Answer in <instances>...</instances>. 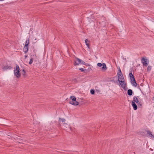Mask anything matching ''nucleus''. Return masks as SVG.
<instances>
[{
    "label": "nucleus",
    "instance_id": "nucleus-1",
    "mask_svg": "<svg viewBox=\"0 0 154 154\" xmlns=\"http://www.w3.org/2000/svg\"><path fill=\"white\" fill-rule=\"evenodd\" d=\"M117 75L118 77V81L120 82V85L124 90H126L127 84L125 82V79L120 68L119 69Z\"/></svg>",
    "mask_w": 154,
    "mask_h": 154
},
{
    "label": "nucleus",
    "instance_id": "nucleus-2",
    "mask_svg": "<svg viewBox=\"0 0 154 154\" xmlns=\"http://www.w3.org/2000/svg\"><path fill=\"white\" fill-rule=\"evenodd\" d=\"M14 74L17 78H19L21 76V74L20 72V68L18 65H16V69L14 68Z\"/></svg>",
    "mask_w": 154,
    "mask_h": 154
},
{
    "label": "nucleus",
    "instance_id": "nucleus-3",
    "mask_svg": "<svg viewBox=\"0 0 154 154\" xmlns=\"http://www.w3.org/2000/svg\"><path fill=\"white\" fill-rule=\"evenodd\" d=\"M71 99H72V100L70 101L69 103L73 105H78L79 104V102L76 101V98L74 96H71L70 97Z\"/></svg>",
    "mask_w": 154,
    "mask_h": 154
},
{
    "label": "nucleus",
    "instance_id": "nucleus-4",
    "mask_svg": "<svg viewBox=\"0 0 154 154\" xmlns=\"http://www.w3.org/2000/svg\"><path fill=\"white\" fill-rule=\"evenodd\" d=\"M141 60L143 66H147L148 65V62H147V59H145L144 57H143Z\"/></svg>",
    "mask_w": 154,
    "mask_h": 154
},
{
    "label": "nucleus",
    "instance_id": "nucleus-5",
    "mask_svg": "<svg viewBox=\"0 0 154 154\" xmlns=\"http://www.w3.org/2000/svg\"><path fill=\"white\" fill-rule=\"evenodd\" d=\"M82 60L78 58H75V60L74 61V64L75 65H78L81 63Z\"/></svg>",
    "mask_w": 154,
    "mask_h": 154
},
{
    "label": "nucleus",
    "instance_id": "nucleus-6",
    "mask_svg": "<svg viewBox=\"0 0 154 154\" xmlns=\"http://www.w3.org/2000/svg\"><path fill=\"white\" fill-rule=\"evenodd\" d=\"M139 97L138 96H134L133 98V100L132 102L136 103H137L139 101L138 100Z\"/></svg>",
    "mask_w": 154,
    "mask_h": 154
},
{
    "label": "nucleus",
    "instance_id": "nucleus-7",
    "mask_svg": "<svg viewBox=\"0 0 154 154\" xmlns=\"http://www.w3.org/2000/svg\"><path fill=\"white\" fill-rule=\"evenodd\" d=\"M145 131L146 132L148 136L154 138V136H153L152 134V132L149 130H145Z\"/></svg>",
    "mask_w": 154,
    "mask_h": 154
},
{
    "label": "nucleus",
    "instance_id": "nucleus-8",
    "mask_svg": "<svg viewBox=\"0 0 154 154\" xmlns=\"http://www.w3.org/2000/svg\"><path fill=\"white\" fill-rule=\"evenodd\" d=\"M12 68V67L10 66L6 65L3 67V70H6L8 69H11Z\"/></svg>",
    "mask_w": 154,
    "mask_h": 154
},
{
    "label": "nucleus",
    "instance_id": "nucleus-9",
    "mask_svg": "<svg viewBox=\"0 0 154 154\" xmlns=\"http://www.w3.org/2000/svg\"><path fill=\"white\" fill-rule=\"evenodd\" d=\"M131 83L133 86L136 87L137 86V83L136 82L135 78L131 79Z\"/></svg>",
    "mask_w": 154,
    "mask_h": 154
},
{
    "label": "nucleus",
    "instance_id": "nucleus-10",
    "mask_svg": "<svg viewBox=\"0 0 154 154\" xmlns=\"http://www.w3.org/2000/svg\"><path fill=\"white\" fill-rule=\"evenodd\" d=\"M131 105H132V106L133 107L134 109V110H136L137 109V105L135 103H134V102H132Z\"/></svg>",
    "mask_w": 154,
    "mask_h": 154
},
{
    "label": "nucleus",
    "instance_id": "nucleus-11",
    "mask_svg": "<svg viewBox=\"0 0 154 154\" xmlns=\"http://www.w3.org/2000/svg\"><path fill=\"white\" fill-rule=\"evenodd\" d=\"M85 43L86 45H87L88 48H90L89 45L90 43V41L88 39H86L85 40Z\"/></svg>",
    "mask_w": 154,
    "mask_h": 154
},
{
    "label": "nucleus",
    "instance_id": "nucleus-12",
    "mask_svg": "<svg viewBox=\"0 0 154 154\" xmlns=\"http://www.w3.org/2000/svg\"><path fill=\"white\" fill-rule=\"evenodd\" d=\"M127 93L128 95L131 96L133 94V91L131 89H129Z\"/></svg>",
    "mask_w": 154,
    "mask_h": 154
},
{
    "label": "nucleus",
    "instance_id": "nucleus-13",
    "mask_svg": "<svg viewBox=\"0 0 154 154\" xmlns=\"http://www.w3.org/2000/svg\"><path fill=\"white\" fill-rule=\"evenodd\" d=\"M28 49V46H24L23 49V51L25 53H26L27 52Z\"/></svg>",
    "mask_w": 154,
    "mask_h": 154
},
{
    "label": "nucleus",
    "instance_id": "nucleus-14",
    "mask_svg": "<svg viewBox=\"0 0 154 154\" xmlns=\"http://www.w3.org/2000/svg\"><path fill=\"white\" fill-rule=\"evenodd\" d=\"M102 64L103 66L102 68V69L106 70L107 68L106 64L104 63H103Z\"/></svg>",
    "mask_w": 154,
    "mask_h": 154
},
{
    "label": "nucleus",
    "instance_id": "nucleus-15",
    "mask_svg": "<svg viewBox=\"0 0 154 154\" xmlns=\"http://www.w3.org/2000/svg\"><path fill=\"white\" fill-rule=\"evenodd\" d=\"M129 76L130 78L131 79L134 78L133 75L131 72L129 73Z\"/></svg>",
    "mask_w": 154,
    "mask_h": 154
},
{
    "label": "nucleus",
    "instance_id": "nucleus-16",
    "mask_svg": "<svg viewBox=\"0 0 154 154\" xmlns=\"http://www.w3.org/2000/svg\"><path fill=\"white\" fill-rule=\"evenodd\" d=\"M29 44V40H26L25 42V46H28V45Z\"/></svg>",
    "mask_w": 154,
    "mask_h": 154
},
{
    "label": "nucleus",
    "instance_id": "nucleus-17",
    "mask_svg": "<svg viewBox=\"0 0 154 154\" xmlns=\"http://www.w3.org/2000/svg\"><path fill=\"white\" fill-rule=\"evenodd\" d=\"M137 105L139 107H141L142 106V102H139L137 103Z\"/></svg>",
    "mask_w": 154,
    "mask_h": 154
},
{
    "label": "nucleus",
    "instance_id": "nucleus-18",
    "mask_svg": "<svg viewBox=\"0 0 154 154\" xmlns=\"http://www.w3.org/2000/svg\"><path fill=\"white\" fill-rule=\"evenodd\" d=\"M151 66H148L147 68V70L148 71H150L151 69Z\"/></svg>",
    "mask_w": 154,
    "mask_h": 154
},
{
    "label": "nucleus",
    "instance_id": "nucleus-19",
    "mask_svg": "<svg viewBox=\"0 0 154 154\" xmlns=\"http://www.w3.org/2000/svg\"><path fill=\"white\" fill-rule=\"evenodd\" d=\"M59 119L60 120H61L62 121V122H63V123H65V119H61L60 118H59Z\"/></svg>",
    "mask_w": 154,
    "mask_h": 154
},
{
    "label": "nucleus",
    "instance_id": "nucleus-20",
    "mask_svg": "<svg viewBox=\"0 0 154 154\" xmlns=\"http://www.w3.org/2000/svg\"><path fill=\"white\" fill-rule=\"evenodd\" d=\"M91 93L92 94H94L95 93V91L94 89H91L90 91Z\"/></svg>",
    "mask_w": 154,
    "mask_h": 154
},
{
    "label": "nucleus",
    "instance_id": "nucleus-21",
    "mask_svg": "<svg viewBox=\"0 0 154 154\" xmlns=\"http://www.w3.org/2000/svg\"><path fill=\"white\" fill-rule=\"evenodd\" d=\"M23 73L22 75L23 76H25L26 75V72L25 69H23Z\"/></svg>",
    "mask_w": 154,
    "mask_h": 154
},
{
    "label": "nucleus",
    "instance_id": "nucleus-22",
    "mask_svg": "<svg viewBox=\"0 0 154 154\" xmlns=\"http://www.w3.org/2000/svg\"><path fill=\"white\" fill-rule=\"evenodd\" d=\"M33 60V58H31L29 60V64H31L32 63Z\"/></svg>",
    "mask_w": 154,
    "mask_h": 154
},
{
    "label": "nucleus",
    "instance_id": "nucleus-23",
    "mask_svg": "<svg viewBox=\"0 0 154 154\" xmlns=\"http://www.w3.org/2000/svg\"><path fill=\"white\" fill-rule=\"evenodd\" d=\"M102 65H103V64L102 63H98L97 64V66L99 67L101 66Z\"/></svg>",
    "mask_w": 154,
    "mask_h": 154
},
{
    "label": "nucleus",
    "instance_id": "nucleus-24",
    "mask_svg": "<svg viewBox=\"0 0 154 154\" xmlns=\"http://www.w3.org/2000/svg\"><path fill=\"white\" fill-rule=\"evenodd\" d=\"M79 70H80L81 72H83L85 71V69L82 68H80Z\"/></svg>",
    "mask_w": 154,
    "mask_h": 154
},
{
    "label": "nucleus",
    "instance_id": "nucleus-25",
    "mask_svg": "<svg viewBox=\"0 0 154 154\" xmlns=\"http://www.w3.org/2000/svg\"><path fill=\"white\" fill-rule=\"evenodd\" d=\"M81 63H82V64H83V65H85V63L83 61H82L81 62Z\"/></svg>",
    "mask_w": 154,
    "mask_h": 154
},
{
    "label": "nucleus",
    "instance_id": "nucleus-26",
    "mask_svg": "<svg viewBox=\"0 0 154 154\" xmlns=\"http://www.w3.org/2000/svg\"><path fill=\"white\" fill-rule=\"evenodd\" d=\"M28 56L27 55H25L24 56V59H26L27 57Z\"/></svg>",
    "mask_w": 154,
    "mask_h": 154
},
{
    "label": "nucleus",
    "instance_id": "nucleus-27",
    "mask_svg": "<svg viewBox=\"0 0 154 154\" xmlns=\"http://www.w3.org/2000/svg\"><path fill=\"white\" fill-rule=\"evenodd\" d=\"M143 132H141V134H142L143 135Z\"/></svg>",
    "mask_w": 154,
    "mask_h": 154
},
{
    "label": "nucleus",
    "instance_id": "nucleus-28",
    "mask_svg": "<svg viewBox=\"0 0 154 154\" xmlns=\"http://www.w3.org/2000/svg\"><path fill=\"white\" fill-rule=\"evenodd\" d=\"M4 0H0V1H4Z\"/></svg>",
    "mask_w": 154,
    "mask_h": 154
},
{
    "label": "nucleus",
    "instance_id": "nucleus-29",
    "mask_svg": "<svg viewBox=\"0 0 154 154\" xmlns=\"http://www.w3.org/2000/svg\"><path fill=\"white\" fill-rule=\"evenodd\" d=\"M134 154H136L135 153V152H134Z\"/></svg>",
    "mask_w": 154,
    "mask_h": 154
}]
</instances>
